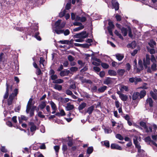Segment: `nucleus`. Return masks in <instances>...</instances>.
Segmentation results:
<instances>
[{"mask_svg": "<svg viewBox=\"0 0 157 157\" xmlns=\"http://www.w3.org/2000/svg\"><path fill=\"white\" fill-rule=\"evenodd\" d=\"M121 33L123 35L125 36H127L128 33V30L126 28H125L124 27H122L121 29Z\"/></svg>", "mask_w": 157, "mask_h": 157, "instance_id": "17", "label": "nucleus"}, {"mask_svg": "<svg viewBox=\"0 0 157 157\" xmlns=\"http://www.w3.org/2000/svg\"><path fill=\"white\" fill-rule=\"evenodd\" d=\"M54 148L56 154L57 155L60 148L59 146L58 145H56L54 146Z\"/></svg>", "mask_w": 157, "mask_h": 157, "instance_id": "41", "label": "nucleus"}, {"mask_svg": "<svg viewBox=\"0 0 157 157\" xmlns=\"http://www.w3.org/2000/svg\"><path fill=\"white\" fill-rule=\"evenodd\" d=\"M107 88V86H104L102 87L99 88L98 89L97 92L98 93L103 92Z\"/></svg>", "mask_w": 157, "mask_h": 157, "instance_id": "20", "label": "nucleus"}, {"mask_svg": "<svg viewBox=\"0 0 157 157\" xmlns=\"http://www.w3.org/2000/svg\"><path fill=\"white\" fill-rule=\"evenodd\" d=\"M38 28L37 27L32 29V32H35V34L34 35V37L36 38L38 40L40 41L41 40V39L40 37L38 35L39 34V33L38 32Z\"/></svg>", "mask_w": 157, "mask_h": 157, "instance_id": "10", "label": "nucleus"}, {"mask_svg": "<svg viewBox=\"0 0 157 157\" xmlns=\"http://www.w3.org/2000/svg\"><path fill=\"white\" fill-rule=\"evenodd\" d=\"M67 145L70 147H71L73 145V142L72 140H70L67 142Z\"/></svg>", "mask_w": 157, "mask_h": 157, "instance_id": "64", "label": "nucleus"}, {"mask_svg": "<svg viewBox=\"0 0 157 157\" xmlns=\"http://www.w3.org/2000/svg\"><path fill=\"white\" fill-rule=\"evenodd\" d=\"M150 94L152 98H157V90L155 89L154 91H150Z\"/></svg>", "mask_w": 157, "mask_h": 157, "instance_id": "16", "label": "nucleus"}, {"mask_svg": "<svg viewBox=\"0 0 157 157\" xmlns=\"http://www.w3.org/2000/svg\"><path fill=\"white\" fill-rule=\"evenodd\" d=\"M91 44H82V48H89L90 45H91Z\"/></svg>", "mask_w": 157, "mask_h": 157, "instance_id": "57", "label": "nucleus"}, {"mask_svg": "<svg viewBox=\"0 0 157 157\" xmlns=\"http://www.w3.org/2000/svg\"><path fill=\"white\" fill-rule=\"evenodd\" d=\"M139 94L140 98H143L146 95V90H143L140 91Z\"/></svg>", "mask_w": 157, "mask_h": 157, "instance_id": "24", "label": "nucleus"}, {"mask_svg": "<svg viewBox=\"0 0 157 157\" xmlns=\"http://www.w3.org/2000/svg\"><path fill=\"white\" fill-rule=\"evenodd\" d=\"M133 69H136L137 68V60L136 59H135L133 61Z\"/></svg>", "mask_w": 157, "mask_h": 157, "instance_id": "53", "label": "nucleus"}, {"mask_svg": "<svg viewBox=\"0 0 157 157\" xmlns=\"http://www.w3.org/2000/svg\"><path fill=\"white\" fill-rule=\"evenodd\" d=\"M78 79L81 81L82 83H88L91 84L92 83V82L90 80L84 79L83 76H79Z\"/></svg>", "mask_w": 157, "mask_h": 157, "instance_id": "11", "label": "nucleus"}, {"mask_svg": "<svg viewBox=\"0 0 157 157\" xmlns=\"http://www.w3.org/2000/svg\"><path fill=\"white\" fill-rule=\"evenodd\" d=\"M67 147L66 144H63L62 146V150L63 152H65L67 150Z\"/></svg>", "mask_w": 157, "mask_h": 157, "instance_id": "50", "label": "nucleus"}, {"mask_svg": "<svg viewBox=\"0 0 157 157\" xmlns=\"http://www.w3.org/2000/svg\"><path fill=\"white\" fill-rule=\"evenodd\" d=\"M116 137L120 140H122L124 139V137L120 134H117L116 135Z\"/></svg>", "mask_w": 157, "mask_h": 157, "instance_id": "47", "label": "nucleus"}, {"mask_svg": "<svg viewBox=\"0 0 157 157\" xmlns=\"http://www.w3.org/2000/svg\"><path fill=\"white\" fill-rule=\"evenodd\" d=\"M59 43H61L62 44H68V40H61L58 42Z\"/></svg>", "mask_w": 157, "mask_h": 157, "instance_id": "63", "label": "nucleus"}, {"mask_svg": "<svg viewBox=\"0 0 157 157\" xmlns=\"http://www.w3.org/2000/svg\"><path fill=\"white\" fill-rule=\"evenodd\" d=\"M101 65L104 69H107L109 67V66L108 64L105 63H101Z\"/></svg>", "mask_w": 157, "mask_h": 157, "instance_id": "37", "label": "nucleus"}, {"mask_svg": "<svg viewBox=\"0 0 157 157\" xmlns=\"http://www.w3.org/2000/svg\"><path fill=\"white\" fill-rule=\"evenodd\" d=\"M111 148L112 149H117L121 150L122 148L119 145L115 144H112L110 146Z\"/></svg>", "mask_w": 157, "mask_h": 157, "instance_id": "12", "label": "nucleus"}, {"mask_svg": "<svg viewBox=\"0 0 157 157\" xmlns=\"http://www.w3.org/2000/svg\"><path fill=\"white\" fill-rule=\"evenodd\" d=\"M52 108L53 110H56L57 108L55 104L53 102L51 101L50 102Z\"/></svg>", "mask_w": 157, "mask_h": 157, "instance_id": "45", "label": "nucleus"}, {"mask_svg": "<svg viewBox=\"0 0 157 157\" xmlns=\"http://www.w3.org/2000/svg\"><path fill=\"white\" fill-rule=\"evenodd\" d=\"M18 89L16 88L14 90L12 94H10V98H14L16 97L18 93Z\"/></svg>", "mask_w": 157, "mask_h": 157, "instance_id": "14", "label": "nucleus"}, {"mask_svg": "<svg viewBox=\"0 0 157 157\" xmlns=\"http://www.w3.org/2000/svg\"><path fill=\"white\" fill-rule=\"evenodd\" d=\"M139 93L137 92H135L133 95L132 98H138L140 95Z\"/></svg>", "mask_w": 157, "mask_h": 157, "instance_id": "42", "label": "nucleus"}, {"mask_svg": "<svg viewBox=\"0 0 157 157\" xmlns=\"http://www.w3.org/2000/svg\"><path fill=\"white\" fill-rule=\"evenodd\" d=\"M88 33L86 31H83L80 33H77L73 36L74 38H80L84 39L88 37Z\"/></svg>", "mask_w": 157, "mask_h": 157, "instance_id": "3", "label": "nucleus"}, {"mask_svg": "<svg viewBox=\"0 0 157 157\" xmlns=\"http://www.w3.org/2000/svg\"><path fill=\"white\" fill-rule=\"evenodd\" d=\"M112 82L111 78L109 77H107L104 81V83L105 84L109 85Z\"/></svg>", "mask_w": 157, "mask_h": 157, "instance_id": "26", "label": "nucleus"}, {"mask_svg": "<svg viewBox=\"0 0 157 157\" xmlns=\"http://www.w3.org/2000/svg\"><path fill=\"white\" fill-rule=\"evenodd\" d=\"M71 4L70 3H67L65 6V9L68 10L71 9Z\"/></svg>", "mask_w": 157, "mask_h": 157, "instance_id": "60", "label": "nucleus"}, {"mask_svg": "<svg viewBox=\"0 0 157 157\" xmlns=\"http://www.w3.org/2000/svg\"><path fill=\"white\" fill-rule=\"evenodd\" d=\"M105 133H110L112 132V130L110 128H105L104 129Z\"/></svg>", "mask_w": 157, "mask_h": 157, "instance_id": "56", "label": "nucleus"}, {"mask_svg": "<svg viewBox=\"0 0 157 157\" xmlns=\"http://www.w3.org/2000/svg\"><path fill=\"white\" fill-rule=\"evenodd\" d=\"M78 63L80 66L79 67V69L83 67L85 64V62H83L81 60H78Z\"/></svg>", "mask_w": 157, "mask_h": 157, "instance_id": "35", "label": "nucleus"}, {"mask_svg": "<svg viewBox=\"0 0 157 157\" xmlns=\"http://www.w3.org/2000/svg\"><path fill=\"white\" fill-rule=\"evenodd\" d=\"M70 70L71 72H75L77 71L78 68L75 67H71L70 68Z\"/></svg>", "mask_w": 157, "mask_h": 157, "instance_id": "51", "label": "nucleus"}, {"mask_svg": "<svg viewBox=\"0 0 157 157\" xmlns=\"http://www.w3.org/2000/svg\"><path fill=\"white\" fill-rule=\"evenodd\" d=\"M156 43L153 40H150V42L148 43L149 45L151 48H153L154 47V46L155 45Z\"/></svg>", "mask_w": 157, "mask_h": 157, "instance_id": "29", "label": "nucleus"}, {"mask_svg": "<svg viewBox=\"0 0 157 157\" xmlns=\"http://www.w3.org/2000/svg\"><path fill=\"white\" fill-rule=\"evenodd\" d=\"M148 104L150 107L153 106V101L152 99H147L146 101V104Z\"/></svg>", "mask_w": 157, "mask_h": 157, "instance_id": "22", "label": "nucleus"}, {"mask_svg": "<svg viewBox=\"0 0 157 157\" xmlns=\"http://www.w3.org/2000/svg\"><path fill=\"white\" fill-rule=\"evenodd\" d=\"M138 64V67L136 68V71L137 73H139L144 69L143 62L141 59H140L139 60Z\"/></svg>", "mask_w": 157, "mask_h": 157, "instance_id": "9", "label": "nucleus"}, {"mask_svg": "<svg viewBox=\"0 0 157 157\" xmlns=\"http://www.w3.org/2000/svg\"><path fill=\"white\" fill-rule=\"evenodd\" d=\"M11 52L10 54L12 56V59H13V61L10 63V72H11L10 75H17L19 73V67L17 53L16 51H13Z\"/></svg>", "mask_w": 157, "mask_h": 157, "instance_id": "1", "label": "nucleus"}, {"mask_svg": "<svg viewBox=\"0 0 157 157\" xmlns=\"http://www.w3.org/2000/svg\"><path fill=\"white\" fill-rule=\"evenodd\" d=\"M108 73L109 75L110 76H116L117 74V72L114 70H109L108 71Z\"/></svg>", "mask_w": 157, "mask_h": 157, "instance_id": "25", "label": "nucleus"}, {"mask_svg": "<svg viewBox=\"0 0 157 157\" xmlns=\"http://www.w3.org/2000/svg\"><path fill=\"white\" fill-rule=\"evenodd\" d=\"M114 33L117 36H118L119 38L122 40H123L124 38L119 33V32L117 30H115Z\"/></svg>", "mask_w": 157, "mask_h": 157, "instance_id": "32", "label": "nucleus"}, {"mask_svg": "<svg viewBox=\"0 0 157 157\" xmlns=\"http://www.w3.org/2000/svg\"><path fill=\"white\" fill-rule=\"evenodd\" d=\"M94 150L92 146L88 147L86 153L90 155L92 153Z\"/></svg>", "mask_w": 157, "mask_h": 157, "instance_id": "28", "label": "nucleus"}, {"mask_svg": "<svg viewBox=\"0 0 157 157\" xmlns=\"http://www.w3.org/2000/svg\"><path fill=\"white\" fill-rule=\"evenodd\" d=\"M61 20L60 19L58 20L55 23V29L54 30V33H56V30H61L66 25V23L64 22H61Z\"/></svg>", "mask_w": 157, "mask_h": 157, "instance_id": "2", "label": "nucleus"}, {"mask_svg": "<svg viewBox=\"0 0 157 157\" xmlns=\"http://www.w3.org/2000/svg\"><path fill=\"white\" fill-rule=\"evenodd\" d=\"M68 59L70 62H72L75 60V58L71 55H69L68 56Z\"/></svg>", "mask_w": 157, "mask_h": 157, "instance_id": "55", "label": "nucleus"}, {"mask_svg": "<svg viewBox=\"0 0 157 157\" xmlns=\"http://www.w3.org/2000/svg\"><path fill=\"white\" fill-rule=\"evenodd\" d=\"M108 24L109 25V26L107 27L108 32L110 35L113 36V34L112 29L114 28L115 26L113 22L110 20L109 21Z\"/></svg>", "mask_w": 157, "mask_h": 157, "instance_id": "6", "label": "nucleus"}, {"mask_svg": "<svg viewBox=\"0 0 157 157\" xmlns=\"http://www.w3.org/2000/svg\"><path fill=\"white\" fill-rule=\"evenodd\" d=\"M74 108V106L73 105H71L69 104V103L67 104V106L66 107L67 110L69 111L72 109Z\"/></svg>", "mask_w": 157, "mask_h": 157, "instance_id": "34", "label": "nucleus"}, {"mask_svg": "<svg viewBox=\"0 0 157 157\" xmlns=\"http://www.w3.org/2000/svg\"><path fill=\"white\" fill-rule=\"evenodd\" d=\"M66 11L65 10H64L63 12H60L59 14V16L60 17H62L64 16L65 14Z\"/></svg>", "mask_w": 157, "mask_h": 157, "instance_id": "61", "label": "nucleus"}, {"mask_svg": "<svg viewBox=\"0 0 157 157\" xmlns=\"http://www.w3.org/2000/svg\"><path fill=\"white\" fill-rule=\"evenodd\" d=\"M104 145L107 148H109L110 146L109 143V141L105 140L104 141Z\"/></svg>", "mask_w": 157, "mask_h": 157, "instance_id": "52", "label": "nucleus"}, {"mask_svg": "<svg viewBox=\"0 0 157 157\" xmlns=\"http://www.w3.org/2000/svg\"><path fill=\"white\" fill-rule=\"evenodd\" d=\"M84 28V26L83 25H82L76 28L73 29V31L74 32H77L79 31L81 29H83Z\"/></svg>", "mask_w": 157, "mask_h": 157, "instance_id": "30", "label": "nucleus"}, {"mask_svg": "<svg viewBox=\"0 0 157 157\" xmlns=\"http://www.w3.org/2000/svg\"><path fill=\"white\" fill-rule=\"evenodd\" d=\"M86 105V104L85 102L82 103L80 104L78 107V109L79 110H81L83 109Z\"/></svg>", "mask_w": 157, "mask_h": 157, "instance_id": "27", "label": "nucleus"}, {"mask_svg": "<svg viewBox=\"0 0 157 157\" xmlns=\"http://www.w3.org/2000/svg\"><path fill=\"white\" fill-rule=\"evenodd\" d=\"M70 73V71L67 69L62 71L60 73V75L61 76H68Z\"/></svg>", "mask_w": 157, "mask_h": 157, "instance_id": "13", "label": "nucleus"}, {"mask_svg": "<svg viewBox=\"0 0 157 157\" xmlns=\"http://www.w3.org/2000/svg\"><path fill=\"white\" fill-rule=\"evenodd\" d=\"M125 72V70L124 69H119L117 70V73L118 75L122 76Z\"/></svg>", "mask_w": 157, "mask_h": 157, "instance_id": "19", "label": "nucleus"}, {"mask_svg": "<svg viewBox=\"0 0 157 157\" xmlns=\"http://www.w3.org/2000/svg\"><path fill=\"white\" fill-rule=\"evenodd\" d=\"M45 59H44V58L42 57H40V64H41L43 65V66H44V63L45 61Z\"/></svg>", "mask_w": 157, "mask_h": 157, "instance_id": "62", "label": "nucleus"}, {"mask_svg": "<svg viewBox=\"0 0 157 157\" xmlns=\"http://www.w3.org/2000/svg\"><path fill=\"white\" fill-rule=\"evenodd\" d=\"M88 66L85 65V67L82 69L80 70V72L82 73H83L86 71L88 70Z\"/></svg>", "mask_w": 157, "mask_h": 157, "instance_id": "54", "label": "nucleus"}, {"mask_svg": "<svg viewBox=\"0 0 157 157\" xmlns=\"http://www.w3.org/2000/svg\"><path fill=\"white\" fill-rule=\"evenodd\" d=\"M36 73L37 75H40L42 74L41 70L39 68L37 69Z\"/></svg>", "mask_w": 157, "mask_h": 157, "instance_id": "48", "label": "nucleus"}, {"mask_svg": "<svg viewBox=\"0 0 157 157\" xmlns=\"http://www.w3.org/2000/svg\"><path fill=\"white\" fill-rule=\"evenodd\" d=\"M135 84L136 85L139 82H141L142 81V79L140 78H135Z\"/></svg>", "mask_w": 157, "mask_h": 157, "instance_id": "43", "label": "nucleus"}, {"mask_svg": "<svg viewBox=\"0 0 157 157\" xmlns=\"http://www.w3.org/2000/svg\"><path fill=\"white\" fill-rule=\"evenodd\" d=\"M116 57L119 61H121L123 59L124 56L119 54L116 55Z\"/></svg>", "mask_w": 157, "mask_h": 157, "instance_id": "36", "label": "nucleus"}, {"mask_svg": "<svg viewBox=\"0 0 157 157\" xmlns=\"http://www.w3.org/2000/svg\"><path fill=\"white\" fill-rule=\"evenodd\" d=\"M91 91L93 92H97V88L96 86H94L91 88Z\"/></svg>", "mask_w": 157, "mask_h": 157, "instance_id": "59", "label": "nucleus"}, {"mask_svg": "<svg viewBox=\"0 0 157 157\" xmlns=\"http://www.w3.org/2000/svg\"><path fill=\"white\" fill-rule=\"evenodd\" d=\"M115 18L117 21H120L121 20V16L118 14H116L115 16Z\"/></svg>", "mask_w": 157, "mask_h": 157, "instance_id": "49", "label": "nucleus"}, {"mask_svg": "<svg viewBox=\"0 0 157 157\" xmlns=\"http://www.w3.org/2000/svg\"><path fill=\"white\" fill-rule=\"evenodd\" d=\"M144 140L145 142L148 143L149 144H150L151 142L152 143V141H153L151 140L150 136H149L145 137Z\"/></svg>", "mask_w": 157, "mask_h": 157, "instance_id": "23", "label": "nucleus"}, {"mask_svg": "<svg viewBox=\"0 0 157 157\" xmlns=\"http://www.w3.org/2000/svg\"><path fill=\"white\" fill-rule=\"evenodd\" d=\"M113 6L116 11L118 10L119 8V4L117 2H115L113 0L112 2Z\"/></svg>", "mask_w": 157, "mask_h": 157, "instance_id": "15", "label": "nucleus"}, {"mask_svg": "<svg viewBox=\"0 0 157 157\" xmlns=\"http://www.w3.org/2000/svg\"><path fill=\"white\" fill-rule=\"evenodd\" d=\"M138 140V137L137 136H135L133 139V143L135 147L138 149V152L140 153L141 152V146L140 145V143L139 142Z\"/></svg>", "mask_w": 157, "mask_h": 157, "instance_id": "4", "label": "nucleus"}, {"mask_svg": "<svg viewBox=\"0 0 157 157\" xmlns=\"http://www.w3.org/2000/svg\"><path fill=\"white\" fill-rule=\"evenodd\" d=\"M6 93L4 96V98H8L9 96V85L7 83H6Z\"/></svg>", "mask_w": 157, "mask_h": 157, "instance_id": "21", "label": "nucleus"}, {"mask_svg": "<svg viewBox=\"0 0 157 157\" xmlns=\"http://www.w3.org/2000/svg\"><path fill=\"white\" fill-rule=\"evenodd\" d=\"M120 90L121 91L124 90L126 91H128V88L126 86H123L121 87Z\"/></svg>", "mask_w": 157, "mask_h": 157, "instance_id": "46", "label": "nucleus"}, {"mask_svg": "<svg viewBox=\"0 0 157 157\" xmlns=\"http://www.w3.org/2000/svg\"><path fill=\"white\" fill-rule=\"evenodd\" d=\"M63 79L59 78L58 79H56V80H55L54 81H53V83L60 84L63 83Z\"/></svg>", "mask_w": 157, "mask_h": 157, "instance_id": "33", "label": "nucleus"}, {"mask_svg": "<svg viewBox=\"0 0 157 157\" xmlns=\"http://www.w3.org/2000/svg\"><path fill=\"white\" fill-rule=\"evenodd\" d=\"M56 33L57 34H61L63 33L65 36L69 35L70 33V31L68 29H66L65 30L64 29H61V30H56Z\"/></svg>", "mask_w": 157, "mask_h": 157, "instance_id": "7", "label": "nucleus"}, {"mask_svg": "<svg viewBox=\"0 0 157 157\" xmlns=\"http://www.w3.org/2000/svg\"><path fill=\"white\" fill-rule=\"evenodd\" d=\"M62 86L58 84H55V85L54 88L56 90H62Z\"/></svg>", "mask_w": 157, "mask_h": 157, "instance_id": "40", "label": "nucleus"}, {"mask_svg": "<svg viewBox=\"0 0 157 157\" xmlns=\"http://www.w3.org/2000/svg\"><path fill=\"white\" fill-rule=\"evenodd\" d=\"M101 102H98L97 105L94 104V105L90 106L87 108L86 112L88 113L90 115L91 114L94 109L95 106H96V108L101 107Z\"/></svg>", "mask_w": 157, "mask_h": 157, "instance_id": "5", "label": "nucleus"}, {"mask_svg": "<svg viewBox=\"0 0 157 157\" xmlns=\"http://www.w3.org/2000/svg\"><path fill=\"white\" fill-rule=\"evenodd\" d=\"M143 65L145 69L147 68V66L150 63V58L147 55L146 56V58H144L143 59Z\"/></svg>", "mask_w": 157, "mask_h": 157, "instance_id": "8", "label": "nucleus"}, {"mask_svg": "<svg viewBox=\"0 0 157 157\" xmlns=\"http://www.w3.org/2000/svg\"><path fill=\"white\" fill-rule=\"evenodd\" d=\"M57 78V76L56 75H51V79L54 80V81L55 80H56Z\"/></svg>", "mask_w": 157, "mask_h": 157, "instance_id": "58", "label": "nucleus"}, {"mask_svg": "<svg viewBox=\"0 0 157 157\" xmlns=\"http://www.w3.org/2000/svg\"><path fill=\"white\" fill-rule=\"evenodd\" d=\"M46 105V103L44 101H42L39 106L41 109H43L45 108Z\"/></svg>", "mask_w": 157, "mask_h": 157, "instance_id": "39", "label": "nucleus"}, {"mask_svg": "<svg viewBox=\"0 0 157 157\" xmlns=\"http://www.w3.org/2000/svg\"><path fill=\"white\" fill-rule=\"evenodd\" d=\"M139 124L140 126L144 128H147V124L146 123L143 121H140Z\"/></svg>", "mask_w": 157, "mask_h": 157, "instance_id": "38", "label": "nucleus"}, {"mask_svg": "<svg viewBox=\"0 0 157 157\" xmlns=\"http://www.w3.org/2000/svg\"><path fill=\"white\" fill-rule=\"evenodd\" d=\"M156 64L155 63H153L151 65V68L153 71H155L156 70Z\"/></svg>", "mask_w": 157, "mask_h": 157, "instance_id": "44", "label": "nucleus"}, {"mask_svg": "<svg viewBox=\"0 0 157 157\" xmlns=\"http://www.w3.org/2000/svg\"><path fill=\"white\" fill-rule=\"evenodd\" d=\"M30 125H31L30 130L31 132H33L36 130V125H35L32 122H30Z\"/></svg>", "mask_w": 157, "mask_h": 157, "instance_id": "18", "label": "nucleus"}, {"mask_svg": "<svg viewBox=\"0 0 157 157\" xmlns=\"http://www.w3.org/2000/svg\"><path fill=\"white\" fill-rule=\"evenodd\" d=\"M128 31V36L131 38H132L133 35L132 33V29L130 26H128L127 27Z\"/></svg>", "mask_w": 157, "mask_h": 157, "instance_id": "31", "label": "nucleus"}]
</instances>
